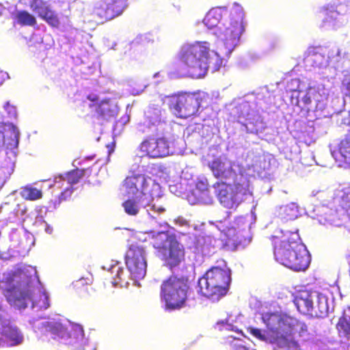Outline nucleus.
<instances>
[{
	"label": "nucleus",
	"mask_w": 350,
	"mask_h": 350,
	"mask_svg": "<svg viewBox=\"0 0 350 350\" xmlns=\"http://www.w3.org/2000/svg\"><path fill=\"white\" fill-rule=\"evenodd\" d=\"M131 175L127 176L122 182V185L129 195L135 198H142L150 193V181L151 178L143 174H135L130 171Z\"/></svg>",
	"instance_id": "nucleus-13"
},
{
	"label": "nucleus",
	"mask_w": 350,
	"mask_h": 350,
	"mask_svg": "<svg viewBox=\"0 0 350 350\" xmlns=\"http://www.w3.org/2000/svg\"><path fill=\"white\" fill-rule=\"evenodd\" d=\"M321 94L319 90L310 88L304 96L301 98V100L306 106H308L314 101L317 104L321 101Z\"/></svg>",
	"instance_id": "nucleus-30"
},
{
	"label": "nucleus",
	"mask_w": 350,
	"mask_h": 350,
	"mask_svg": "<svg viewBox=\"0 0 350 350\" xmlns=\"http://www.w3.org/2000/svg\"><path fill=\"white\" fill-rule=\"evenodd\" d=\"M185 248L176 239L158 256L164 266L171 271L178 268L185 261Z\"/></svg>",
	"instance_id": "nucleus-14"
},
{
	"label": "nucleus",
	"mask_w": 350,
	"mask_h": 350,
	"mask_svg": "<svg viewBox=\"0 0 350 350\" xmlns=\"http://www.w3.org/2000/svg\"><path fill=\"white\" fill-rule=\"evenodd\" d=\"M0 347L7 344L8 346H16L23 341V336L18 328L13 325L7 312L0 314Z\"/></svg>",
	"instance_id": "nucleus-15"
},
{
	"label": "nucleus",
	"mask_w": 350,
	"mask_h": 350,
	"mask_svg": "<svg viewBox=\"0 0 350 350\" xmlns=\"http://www.w3.org/2000/svg\"><path fill=\"white\" fill-rule=\"evenodd\" d=\"M10 106L9 103H8L5 105V108L7 109Z\"/></svg>",
	"instance_id": "nucleus-45"
},
{
	"label": "nucleus",
	"mask_w": 350,
	"mask_h": 350,
	"mask_svg": "<svg viewBox=\"0 0 350 350\" xmlns=\"http://www.w3.org/2000/svg\"><path fill=\"white\" fill-rule=\"evenodd\" d=\"M237 241H239V243L242 242V239H237Z\"/></svg>",
	"instance_id": "nucleus-46"
},
{
	"label": "nucleus",
	"mask_w": 350,
	"mask_h": 350,
	"mask_svg": "<svg viewBox=\"0 0 350 350\" xmlns=\"http://www.w3.org/2000/svg\"><path fill=\"white\" fill-rule=\"evenodd\" d=\"M317 49H318V47H316V46H310L308 49V53L309 55H310V54L314 55L317 53V51H316Z\"/></svg>",
	"instance_id": "nucleus-41"
},
{
	"label": "nucleus",
	"mask_w": 350,
	"mask_h": 350,
	"mask_svg": "<svg viewBox=\"0 0 350 350\" xmlns=\"http://www.w3.org/2000/svg\"><path fill=\"white\" fill-rule=\"evenodd\" d=\"M324 18L323 23H330L336 20L337 13L334 11H327V10L324 11Z\"/></svg>",
	"instance_id": "nucleus-37"
},
{
	"label": "nucleus",
	"mask_w": 350,
	"mask_h": 350,
	"mask_svg": "<svg viewBox=\"0 0 350 350\" xmlns=\"http://www.w3.org/2000/svg\"><path fill=\"white\" fill-rule=\"evenodd\" d=\"M196 187L202 191L208 190V184L206 181L199 180L196 183Z\"/></svg>",
	"instance_id": "nucleus-39"
},
{
	"label": "nucleus",
	"mask_w": 350,
	"mask_h": 350,
	"mask_svg": "<svg viewBox=\"0 0 350 350\" xmlns=\"http://www.w3.org/2000/svg\"><path fill=\"white\" fill-rule=\"evenodd\" d=\"M74 188L72 186H70L64 189L58 196V203L60 204L61 202L68 200L71 197Z\"/></svg>",
	"instance_id": "nucleus-36"
},
{
	"label": "nucleus",
	"mask_w": 350,
	"mask_h": 350,
	"mask_svg": "<svg viewBox=\"0 0 350 350\" xmlns=\"http://www.w3.org/2000/svg\"><path fill=\"white\" fill-rule=\"evenodd\" d=\"M87 98L92 102H95L98 100V96L94 94H90L88 95Z\"/></svg>",
	"instance_id": "nucleus-40"
},
{
	"label": "nucleus",
	"mask_w": 350,
	"mask_h": 350,
	"mask_svg": "<svg viewBox=\"0 0 350 350\" xmlns=\"http://www.w3.org/2000/svg\"><path fill=\"white\" fill-rule=\"evenodd\" d=\"M164 211H165V208L161 207V206L159 207L158 209H157V211L159 212V213H162Z\"/></svg>",
	"instance_id": "nucleus-43"
},
{
	"label": "nucleus",
	"mask_w": 350,
	"mask_h": 350,
	"mask_svg": "<svg viewBox=\"0 0 350 350\" xmlns=\"http://www.w3.org/2000/svg\"><path fill=\"white\" fill-rule=\"evenodd\" d=\"M208 166L216 178L228 180L234 179L237 176V172L233 169V164L231 162H226L221 157L214 159L208 163Z\"/></svg>",
	"instance_id": "nucleus-17"
},
{
	"label": "nucleus",
	"mask_w": 350,
	"mask_h": 350,
	"mask_svg": "<svg viewBox=\"0 0 350 350\" xmlns=\"http://www.w3.org/2000/svg\"><path fill=\"white\" fill-rule=\"evenodd\" d=\"M107 8L113 12L118 11L116 18L120 16L127 7V0H105Z\"/></svg>",
	"instance_id": "nucleus-34"
},
{
	"label": "nucleus",
	"mask_w": 350,
	"mask_h": 350,
	"mask_svg": "<svg viewBox=\"0 0 350 350\" xmlns=\"http://www.w3.org/2000/svg\"><path fill=\"white\" fill-rule=\"evenodd\" d=\"M275 260L295 271H304L310 263V255L301 242L298 230L283 232L280 238L274 239Z\"/></svg>",
	"instance_id": "nucleus-3"
},
{
	"label": "nucleus",
	"mask_w": 350,
	"mask_h": 350,
	"mask_svg": "<svg viewBox=\"0 0 350 350\" xmlns=\"http://www.w3.org/2000/svg\"><path fill=\"white\" fill-rule=\"evenodd\" d=\"M91 172V168H76L66 172L64 174H60L55 176L54 178V183L56 184L60 183L61 181H66L68 184L70 185V186L72 187L73 185L78 183L83 177H89Z\"/></svg>",
	"instance_id": "nucleus-20"
},
{
	"label": "nucleus",
	"mask_w": 350,
	"mask_h": 350,
	"mask_svg": "<svg viewBox=\"0 0 350 350\" xmlns=\"http://www.w3.org/2000/svg\"><path fill=\"white\" fill-rule=\"evenodd\" d=\"M209 51V44L206 42L185 44L179 51L176 64L193 77H201L208 68Z\"/></svg>",
	"instance_id": "nucleus-4"
},
{
	"label": "nucleus",
	"mask_w": 350,
	"mask_h": 350,
	"mask_svg": "<svg viewBox=\"0 0 350 350\" xmlns=\"http://www.w3.org/2000/svg\"><path fill=\"white\" fill-rule=\"evenodd\" d=\"M328 304L326 297L321 294L315 293L314 304L312 305V311L310 316L316 318H323L328 314Z\"/></svg>",
	"instance_id": "nucleus-22"
},
{
	"label": "nucleus",
	"mask_w": 350,
	"mask_h": 350,
	"mask_svg": "<svg viewBox=\"0 0 350 350\" xmlns=\"http://www.w3.org/2000/svg\"><path fill=\"white\" fill-rule=\"evenodd\" d=\"M243 9L235 5L230 10V22L221 32L222 40L228 51L232 50L239 43L241 35L245 30Z\"/></svg>",
	"instance_id": "nucleus-9"
},
{
	"label": "nucleus",
	"mask_w": 350,
	"mask_h": 350,
	"mask_svg": "<svg viewBox=\"0 0 350 350\" xmlns=\"http://www.w3.org/2000/svg\"><path fill=\"white\" fill-rule=\"evenodd\" d=\"M118 11L113 12L107 8L105 0H102L93 9V15L100 23H104L116 18Z\"/></svg>",
	"instance_id": "nucleus-23"
},
{
	"label": "nucleus",
	"mask_w": 350,
	"mask_h": 350,
	"mask_svg": "<svg viewBox=\"0 0 350 350\" xmlns=\"http://www.w3.org/2000/svg\"><path fill=\"white\" fill-rule=\"evenodd\" d=\"M139 150L150 159H159L170 154V142L165 137H149L142 142Z\"/></svg>",
	"instance_id": "nucleus-12"
},
{
	"label": "nucleus",
	"mask_w": 350,
	"mask_h": 350,
	"mask_svg": "<svg viewBox=\"0 0 350 350\" xmlns=\"http://www.w3.org/2000/svg\"><path fill=\"white\" fill-rule=\"evenodd\" d=\"M15 18L21 26H34L37 23L36 17L26 10L18 11Z\"/></svg>",
	"instance_id": "nucleus-29"
},
{
	"label": "nucleus",
	"mask_w": 350,
	"mask_h": 350,
	"mask_svg": "<svg viewBox=\"0 0 350 350\" xmlns=\"http://www.w3.org/2000/svg\"><path fill=\"white\" fill-rule=\"evenodd\" d=\"M74 288L79 297L84 299H89L92 297L91 293L94 291L91 285L85 284L83 280H79L74 284Z\"/></svg>",
	"instance_id": "nucleus-28"
},
{
	"label": "nucleus",
	"mask_w": 350,
	"mask_h": 350,
	"mask_svg": "<svg viewBox=\"0 0 350 350\" xmlns=\"http://www.w3.org/2000/svg\"><path fill=\"white\" fill-rule=\"evenodd\" d=\"M231 282V271L224 267H212L198 280V293L213 301H218L227 295Z\"/></svg>",
	"instance_id": "nucleus-6"
},
{
	"label": "nucleus",
	"mask_w": 350,
	"mask_h": 350,
	"mask_svg": "<svg viewBox=\"0 0 350 350\" xmlns=\"http://www.w3.org/2000/svg\"><path fill=\"white\" fill-rule=\"evenodd\" d=\"M169 109L176 117L187 119L198 115L204 94L200 91L179 92L165 96Z\"/></svg>",
	"instance_id": "nucleus-7"
},
{
	"label": "nucleus",
	"mask_w": 350,
	"mask_h": 350,
	"mask_svg": "<svg viewBox=\"0 0 350 350\" xmlns=\"http://www.w3.org/2000/svg\"><path fill=\"white\" fill-rule=\"evenodd\" d=\"M221 18L220 11L217 9H212L206 13L203 19V23L208 29H213L217 26Z\"/></svg>",
	"instance_id": "nucleus-26"
},
{
	"label": "nucleus",
	"mask_w": 350,
	"mask_h": 350,
	"mask_svg": "<svg viewBox=\"0 0 350 350\" xmlns=\"http://www.w3.org/2000/svg\"><path fill=\"white\" fill-rule=\"evenodd\" d=\"M36 278V271L27 267H18L3 274L1 280L2 293L7 302L16 310H23L29 304L40 309L49 307L48 295L39 290L34 296L33 282Z\"/></svg>",
	"instance_id": "nucleus-1"
},
{
	"label": "nucleus",
	"mask_w": 350,
	"mask_h": 350,
	"mask_svg": "<svg viewBox=\"0 0 350 350\" xmlns=\"http://www.w3.org/2000/svg\"><path fill=\"white\" fill-rule=\"evenodd\" d=\"M49 330L58 338L64 340V345L83 347L85 343L84 330L79 325H72L69 329L58 322L47 323Z\"/></svg>",
	"instance_id": "nucleus-10"
},
{
	"label": "nucleus",
	"mask_w": 350,
	"mask_h": 350,
	"mask_svg": "<svg viewBox=\"0 0 350 350\" xmlns=\"http://www.w3.org/2000/svg\"><path fill=\"white\" fill-rule=\"evenodd\" d=\"M217 325L218 326V329L221 331L222 330H232L235 331L238 333H241V331H239L238 329H234L233 326L231 324L227 323L224 321H219L217 323Z\"/></svg>",
	"instance_id": "nucleus-38"
},
{
	"label": "nucleus",
	"mask_w": 350,
	"mask_h": 350,
	"mask_svg": "<svg viewBox=\"0 0 350 350\" xmlns=\"http://www.w3.org/2000/svg\"><path fill=\"white\" fill-rule=\"evenodd\" d=\"M282 215L286 220H293L298 217L299 208L295 203L285 205L282 210Z\"/></svg>",
	"instance_id": "nucleus-33"
},
{
	"label": "nucleus",
	"mask_w": 350,
	"mask_h": 350,
	"mask_svg": "<svg viewBox=\"0 0 350 350\" xmlns=\"http://www.w3.org/2000/svg\"><path fill=\"white\" fill-rule=\"evenodd\" d=\"M191 287L187 276L171 275L160 285L159 297L166 310H179L187 305Z\"/></svg>",
	"instance_id": "nucleus-5"
},
{
	"label": "nucleus",
	"mask_w": 350,
	"mask_h": 350,
	"mask_svg": "<svg viewBox=\"0 0 350 350\" xmlns=\"http://www.w3.org/2000/svg\"><path fill=\"white\" fill-rule=\"evenodd\" d=\"M336 327L339 336L350 339V321L345 315L339 318Z\"/></svg>",
	"instance_id": "nucleus-32"
},
{
	"label": "nucleus",
	"mask_w": 350,
	"mask_h": 350,
	"mask_svg": "<svg viewBox=\"0 0 350 350\" xmlns=\"http://www.w3.org/2000/svg\"><path fill=\"white\" fill-rule=\"evenodd\" d=\"M21 197L30 201H36L42 198V191L31 185L24 187L21 191Z\"/></svg>",
	"instance_id": "nucleus-27"
},
{
	"label": "nucleus",
	"mask_w": 350,
	"mask_h": 350,
	"mask_svg": "<svg viewBox=\"0 0 350 350\" xmlns=\"http://www.w3.org/2000/svg\"><path fill=\"white\" fill-rule=\"evenodd\" d=\"M213 188L221 204L229 209H236L247 191V185L235 181L232 185L218 181L213 185Z\"/></svg>",
	"instance_id": "nucleus-8"
},
{
	"label": "nucleus",
	"mask_w": 350,
	"mask_h": 350,
	"mask_svg": "<svg viewBox=\"0 0 350 350\" xmlns=\"http://www.w3.org/2000/svg\"><path fill=\"white\" fill-rule=\"evenodd\" d=\"M111 270L112 273H116L115 276L112 277V284L114 285L122 284L125 280L123 277L124 275L123 269L118 265H114L111 267Z\"/></svg>",
	"instance_id": "nucleus-35"
},
{
	"label": "nucleus",
	"mask_w": 350,
	"mask_h": 350,
	"mask_svg": "<svg viewBox=\"0 0 350 350\" xmlns=\"http://www.w3.org/2000/svg\"><path fill=\"white\" fill-rule=\"evenodd\" d=\"M152 210H154H154H156V211H157V209H158V207H156L155 204H153V205L152 206Z\"/></svg>",
	"instance_id": "nucleus-44"
},
{
	"label": "nucleus",
	"mask_w": 350,
	"mask_h": 350,
	"mask_svg": "<svg viewBox=\"0 0 350 350\" xmlns=\"http://www.w3.org/2000/svg\"><path fill=\"white\" fill-rule=\"evenodd\" d=\"M176 239V235L170 234L168 231L151 232L150 243L157 250L158 255Z\"/></svg>",
	"instance_id": "nucleus-19"
},
{
	"label": "nucleus",
	"mask_w": 350,
	"mask_h": 350,
	"mask_svg": "<svg viewBox=\"0 0 350 350\" xmlns=\"http://www.w3.org/2000/svg\"><path fill=\"white\" fill-rule=\"evenodd\" d=\"M334 156L339 166L350 167V134L345 135L339 141Z\"/></svg>",
	"instance_id": "nucleus-18"
},
{
	"label": "nucleus",
	"mask_w": 350,
	"mask_h": 350,
	"mask_svg": "<svg viewBox=\"0 0 350 350\" xmlns=\"http://www.w3.org/2000/svg\"><path fill=\"white\" fill-rule=\"evenodd\" d=\"M314 294L308 291L299 293L294 299V304L297 310L305 315H309L312 311V305L314 304Z\"/></svg>",
	"instance_id": "nucleus-21"
},
{
	"label": "nucleus",
	"mask_w": 350,
	"mask_h": 350,
	"mask_svg": "<svg viewBox=\"0 0 350 350\" xmlns=\"http://www.w3.org/2000/svg\"><path fill=\"white\" fill-rule=\"evenodd\" d=\"M96 112L100 117L110 118L116 114V106L111 99H104L96 107Z\"/></svg>",
	"instance_id": "nucleus-24"
},
{
	"label": "nucleus",
	"mask_w": 350,
	"mask_h": 350,
	"mask_svg": "<svg viewBox=\"0 0 350 350\" xmlns=\"http://www.w3.org/2000/svg\"><path fill=\"white\" fill-rule=\"evenodd\" d=\"M141 198H129L122 203L124 212L131 216L137 215L140 211Z\"/></svg>",
	"instance_id": "nucleus-25"
},
{
	"label": "nucleus",
	"mask_w": 350,
	"mask_h": 350,
	"mask_svg": "<svg viewBox=\"0 0 350 350\" xmlns=\"http://www.w3.org/2000/svg\"><path fill=\"white\" fill-rule=\"evenodd\" d=\"M29 8L33 12L53 27H58L59 19L57 14L51 9L47 2L43 0H33L29 3Z\"/></svg>",
	"instance_id": "nucleus-16"
},
{
	"label": "nucleus",
	"mask_w": 350,
	"mask_h": 350,
	"mask_svg": "<svg viewBox=\"0 0 350 350\" xmlns=\"http://www.w3.org/2000/svg\"><path fill=\"white\" fill-rule=\"evenodd\" d=\"M125 262L131 276L135 279H142L146 273L147 262L146 252L143 247L132 244L125 256Z\"/></svg>",
	"instance_id": "nucleus-11"
},
{
	"label": "nucleus",
	"mask_w": 350,
	"mask_h": 350,
	"mask_svg": "<svg viewBox=\"0 0 350 350\" xmlns=\"http://www.w3.org/2000/svg\"><path fill=\"white\" fill-rule=\"evenodd\" d=\"M269 332L261 329L248 327L247 332L260 341H269L277 347L286 350H297L299 344L295 336L304 335L308 331L306 325L299 320L288 316L270 314L265 320Z\"/></svg>",
	"instance_id": "nucleus-2"
},
{
	"label": "nucleus",
	"mask_w": 350,
	"mask_h": 350,
	"mask_svg": "<svg viewBox=\"0 0 350 350\" xmlns=\"http://www.w3.org/2000/svg\"><path fill=\"white\" fill-rule=\"evenodd\" d=\"M340 192L339 204L350 217V184L343 187Z\"/></svg>",
	"instance_id": "nucleus-31"
},
{
	"label": "nucleus",
	"mask_w": 350,
	"mask_h": 350,
	"mask_svg": "<svg viewBox=\"0 0 350 350\" xmlns=\"http://www.w3.org/2000/svg\"><path fill=\"white\" fill-rule=\"evenodd\" d=\"M346 95L350 97V79L345 85Z\"/></svg>",
	"instance_id": "nucleus-42"
}]
</instances>
